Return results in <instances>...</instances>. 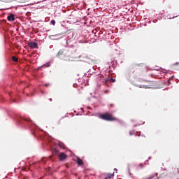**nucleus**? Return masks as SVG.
Here are the masks:
<instances>
[{"instance_id": "1", "label": "nucleus", "mask_w": 179, "mask_h": 179, "mask_svg": "<svg viewBox=\"0 0 179 179\" xmlns=\"http://www.w3.org/2000/svg\"><path fill=\"white\" fill-rule=\"evenodd\" d=\"M100 118L104 120V121H117L116 117H113L111 113L101 114L100 115Z\"/></svg>"}, {"instance_id": "2", "label": "nucleus", "mask_w": 179, "mask_h": 179, "mask_svg": "<svg viewBox=\"0 0 179 179\" xmlns=\"http://www.w3.org/2000/svg\"><path fill=\"white\" fill-rule=\"evenodd\" d=\"M169 174L171 176H177V174H179V166L177 167H172L169 171Z\"/></svg>"}, {"instance_id": "3", "label": "nucleus", "mask_w": 179, "mask_h": 179, "mask_svg": "<svg viewBox=\"0 0 179 179\" xmlns=\"http://www.w3.org/2000/svg\"><path fill=\"white\" fill-rule=\"evenodd\" d=\"M30 48H38V44L36 42H31L28 44Z\"/></svg>"}, {"instance_id": "4", "label": "nucleus", "mask_w": 179, "mask_h": 179, "mask_svg": "<svg viewBox=\"0 0 179 179\" xmlns=\"http://www.w3.org/2000/svg\"><path fill=\"white\" fill-rule=\"evenodd\" d=\"M66 157H68V156L66 155H65V153L62 152L59 155V159L61 162H63V160H65V159H66Z\"/></svg>"}, {"instance_id": "5", "label": "nucleus", "mask_w": 179, "mask_h": 179, "mask_svg": "<svg viewBox=\"0 0 179 179\" xmlns=\"http://www.w3.org/2000/svg\"><path fill=\"white\" fill-rule=\"evenodd\" d=\"M7 19H8V20L9 22H14V20H15V15H10L8 16Z\"/></svg>"}, {"instance_id": "6", "label": "nucleus", "mask_w": 179, "mask_h": 179, "mask_svg": "<svg viewBox=\"0 0 179 179\" xmlns=\"http://www.w3.org/2000/svg\"><path fill=\"white\" fill-rule=\"evenodd\" d=\"M112 177H114V173H106L105 179H110Z\"/></svg>"}, {"instance_id": "7", "label": "nucleus", "mask_w": 179, "mask_h": 179, "mask_svg": "<svg viewBox=\"0 0 179 179\" xmlns=\"http://www.w3.org/2000/svg\"><path fill=\"white\" fill-rule=\"evenodd\" d=\"M77 164L78 166H83V161L80 158L77 159Z\"/></svg>"}, {"instance_id": "8", "label": "nucleus", "mask_w": 179, "mask_h": 179, "mask_svg": "<svg viewBox=\"0 0 179 179\" xmlns=\"http://www.w3.org/2000/svg\"><path fill=\"white\" fill-rule=\"evenodd\" d=\"M11 58L13 62H17L19 61V59H17V57H16L15 56H13Z\"/></svg>"}, {"instance_id": "9", "label": "nucleus", "mask_w": 179, "mask_h": 179, "mask_svg": "<svg viewBox=\"0 0 179 179\" xmlns=\"http://www.w3.org/2000/svg\"><path fill=\"white\" fill-rule=\"evenodd\" d=\"M64 54V50H60L58 53L57 55H62Z\"/></svg>"}, {"instance_id": "10", "label": "nucleus", "mask_w": 179, "mask_h": 179, "mask_svg": "<svg viewBox=\"0 0 179 179\" xmlns=\"http://www.w3.org/2000/svg\"><path fill=\"white\" fill-rule=\"evenodd\" d=\"M159 71H160L161 72H163V73H166L167 72V71H166V69H162V68L159 69Z\"/></svg>"}, {"instance_id": "11", "label": "nucleus", "mask_w": 179, "mask_h": 179, "mask_svg": "<svg viewBox=\"0 0 179 179\" xmlns=\"http://www.w3.org/2000/svg\"><path fill=\"white\" fill-rule=\"evenodd\" d=\"M137 169H143V165L142 164L137 165Z\"/></svg>"}, {"instance_id": "12", "label": "nucleus", "mask_w": 179, "mask_h": 179, "mask_svg": "<svg viewBox=\"0 0 179 179\" xmlns=\"http://www.w3.org/2000/svg\"><path fill=\"white\" fill-rule=\"evenodd\" d=\"M51 24H52L53 26H55V20H52L51 22H50Z\"/></svg>"}, {"instance_id": "13", "label": "nucleus", "mask_w": 179, "mask_h": 179, "mask_svg": "<svg viewBox=\"0 0 179 179\" xmlns=\"http://www.w3.org/2000/svg\"><path fill=\"white\" fill-rule=\"evenodd\" d=\"M129 135L131 136L135 135V131H129Z\"/></svg>"}, {"instance_id": "14", "label": "nucleus", "mask_w": 179, "mask_h": 179, "mask_svg": "<svg viewBox=\"0 0 179 179\" xmlns=\"http://www.w3.org/2000/svg\"><path fill=\"white\" fill-rule=\"evenodd\" d=\"M57 36H61V34H56V35H52V37H55Z\"/></svg>"}, {"instance_id": "15", "label": "nucleus", "mask_w": 179, "mask_h": 179, "mask_svg": "<svg viewBox=\"0 0 179 179\" xmlns=\"http://www.w3.org/2000/svg\"><path fill=\"white\" fill-rule=\"evenodd\" d=\"M110 80H112V82H115V79L111 78Z\"/></svg>"}, {"instance_id": "16", "label": "nucleus", "mask_w": 179, "mask_h": 179, "mask_svg": "<svg viewBox=\"0 0 179 179\" xmlns=\"http://www.w3.org/2000/svg\"><path fill=\"white\" fill-rule=\"evenodd\" d=\"M59 146H60V148H62V145L61 144H59Z\"/></svg>"}, {"instance_id": "17", "label": "nucleus", "mask_w": 179, "mask_h": 179, "mask_svg": "<svg viewBox=\"0 0 179 179\" xmlns=\"http://www.w3.org/2000/svg\"><path fill=\"white\" fill-rule=\"evenodd\" d=\"M114 171H117V169H116V168H115V169H114Z\"/></svg>"}, {"instance_id": "18", "label": "nucleus", "mask_w": 179, "mask_h": 179, "mask_svg": "<svg viewBox=\"0 0 179 179\" xmlns=\"http://www.w3.org/2000/svg\"><path fill=\"white\" fill-rule=\"evenodd\" d=\"M150 76H151L152 78H153V74H151Z\"/></svg>"}, {"instance_id": "19", "label": "nucleus", "mask_w": 179, "mask_h": 179, "mask_svg": "<svg viewBox=\"0 0 179 179\" xmlns=\"http://www.w3.org/2000/svg\"><path fill=\"white\" fill-rule=\"evenodd\" d=\"M50 101H51L52 99H50Z\"/></svg>"}, {"instance_id": "20", "label": "nucleus", "mask_w": 179, "mask_h": 179, "mask_svg": "<svg viewBox=\"0 0 179 179\" xmlns=\"http://www.w3.org/2000/svg\"><path fill=\"white\" fill-rule=\"evenodd\" d=\"M27 121H29V122H30V120H27Z\"/></svg>"}, {"instance_id": "21", "label": "nucleus", "mask_w": 179, "mask_h": 179, "mask_svg": "<svg viewBox=\"0 0 179 179\" xmlns=\"http://www.w3.org/2000/svg\"><path fill=\"white\" fill-rule=\"evenodd\" d=\"M45 86H48V85H45Z\"/></svg>"}, {"instance_id": "22", "label": "nucleus", "mask_w": 179, "mask_h": 179, "mask_svg": "<svg viewBox=\"0 0 179 179\" xmlns=\"http://www.w3.org/2000/svg\"><path fill=\"white\" fill-rule=\"evenodd\" d=\"M0 1H4V0H0Z\"/></svg>"}]
</instances>
